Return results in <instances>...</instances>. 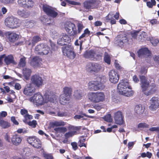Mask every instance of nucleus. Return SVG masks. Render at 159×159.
<instances>
[{"label":"nucleus","instance_id":"12","mask_svg":"<svg viewBox=\"0 0 159 159\" xmlns=\"http://www.w3.org/2000/svg\"><path fill=\"white\" fill-rule=\"evenodd\" d=\"M27 140L28 143L35 148L40 149L42 147L40 140L34 136L29 137Z\"/></svg>","mask_w":159,"mask_h":159},{"label":"nucleus","instance_id":"32","mask_svg":"<svg viewBox=\"0 0 159 159\" xmlns=\"http://www.w3.org/2000/svg\"><path fill=\"white\" fill-rule=\"evenodd\" d=\"M68 130L73 132L74 134H76L77 131L81 129V126H75L72 125H70L68 127Z\"/></svg>","mask_w":159,"mask_h":159},{"label":"nucleus","instance_id":"22","mask_svg":"<svg viewBox=\"0 0 159 159\" xmlns=\"http://www.w3.org/2000/svg\"><path fill=\"white\" fill-rule=\"evenodd\" d=\"M5 35L7 37L9 40L13 43L17 41L19 37L18 34L13 32L8 31L6 33Z\"/></svg>","mask_w":159,"mask_h":159},{"label":"nucleus","instance_id":"29","mask_svg":"<svg viewBox=\"0 0 159 159\" xmlns=\"http://www.w3.org/2000/svg\"><path fill=\"white\" fill-rule=\"evenodd\" d=\"M44 44L43 43H40L36 46L34 50V52L36 54L41 55L42 51L44 47Z\"/></svg>","mask_w":159,"mask_h":159},{"label":"nucleus","instance_id":"8","mask_svg":"<svg viewBox=\"0 0 159 159\" xmlns=\"http://www.w3.org/2000/svg\"><path fill=\"white\" fill-rule=\"evenodd\" d=\"M62 48V52L64 55L71 59H74L76 54L73 51V47L71 45H65Z\"/></svg>","mask_w":159,"mask_h":159},{"label":"nucleus","instance_id":"1","mask_svg":"<svg viewBox=\"0 0 159 159\" xmlns=\"http://www.w3.org/2000/svg\"><path fill=\"white\" fill-rule=\"evenodd\" d=\"M117 89L120 94L127 97H130L134 94V91L126 80H122L117 85Z\"/></svg>","mask_w":159,"mask_h":159},{"label":"nucleus","instance_id":"2","mask_svg":"<svg viewBox=\"0 0 159 159\" xmlns=\"http://www.w3.org/2000/svg\"><path fill=\"white\" fill-rule=\"evenodd\" d=\"M139 78L141 81V87L142 91L146 96H148L154 93L156 91V85L155 84H152L151 85L150 90L147 91L149 87V83L146 77L144 76H140Z\"/></svg>","mask_w":159,"mask_h":159},{"label":"nucleus","instance_id":"21","mask_svg":"<svg viewBox=\"0 0 159 159\" xmlns=\"http://www.w3.org/2000/svg\"><path fill=\"white\" fill-rule=\"evenodd\" d=\"M71 39L70 38L65 34L61 35V37L58 40L57 43L61 46L66 45L70 42Z\"/></svg>","mask_w":159,"mask_h":159},{"label":"nucleus","instance_id":"28","mask_svg":"<svg viewBox=\"0 0 159 159\" xmlns=\"http://www.w3.org/2000/svg\"><path fill=\"white\" fill-rule=\"evenodd\" d=\"M4 58V61L7 65L11 64H14L15 63L14 60V57L12 55L10 54L7 56L5 55Z\"/></svg>","mask_w":159,"mask_h":159},{"label":"nucleus","instance_id":"40","mask_svg":"<svg viewBox=\"0 0 159 159\" xmlns=\"http://www.w3.org/2000/svg\"><path fill=\"white\" fill-rule=\"evenodd\" d=\"M90 34V31L89 30L88 28L85 29L84 32V33L79 37V39H81L82 38H83L86 36H89Z\"/></svg>","mask_w":159,"mask_h":159},{"label":"nucleus","instance_id":"56","mask_svg":"<svg viewBox=\"0 0 159 159\" xmlns=\"http://www.w3.org/2000/svg\"><path fill=\"white\" fill-rule=\"evenodd\" d=\"M102 54L101 53H96V55L95 56V59L97 60H99L100 59H102Z\"/></svg>","mask_w":159,"mask_h":159},{"label":"nucleus","instance_id":"36","mask_svg":"<svg viewBox=\"0 0 159 159\" xmlns=\"http://www.w3.org/2000/svg\"><path fill=\"white\" fill-rule=\"evenodd\" d=\"M86 140V139L83 136L80 137L79 138V140L78 142V144L79 146L80 147H84L86 148L87 146L86 144L84 143Z\"/></svg>","mask_w":159,"mask_h":159},{"label":"nucleus","instance_id":"11","mask_svg":"<svg viewBox=\"0 0 159 159\" xmlns=\"http://www.w3.org/2000/svg\"><path fill=\"white\" fill-rule=\"evenodd\" d=\"M100 3L99 0H88L84 1L83 4L84 8L89 10L97 8Z\"/></svg>","mask_w":159,"mask_h":159},{"label":"nucleus","instance_id":"37","mask_svg":"<svg viewBox=\"0 0 159 159\" xmlns=\"http://www.w3.org/2000/svg\"><path fill=\"white\" fill-rule=\"evenodd\" d=\"M31 73V70L30 69L26 68L23 70V74L27 79L30 76Z\"/></svg>","mask_w":159,"mask_h":159},{"label":"nucleus","instance_id":"33","mask_svg":"<svg viewBox=\"0 0 159 159\" xmlns=\"http://www.w3.org/2000/svg\"><path fill=\"white\" fill-rule=\"evenodd\" d=\"M41 40V39L39 36H34L32 40V43H30L29 44V45H32L33 46H34L36 43Z\"/></svg>","mask_w":159,"mask_h":159},{"label":"nucleus","instance_id":"5","mask_svg":"<svg viewBox=\"0 0 159 159\" xmlns=\"http://www.w3.org/2000/svg\"><path fill=\"white\" fill-rule=\"evenodd\" d=\"M103 80L102 77H97V80L90 81L88 83V88L91 91H97L100 89Z\"/></svg>","mask_w":159,"mask_h":159},{"label":"nucleus","instance_id":"16","mask_svg":"<svg viewBox=\"0 0 159 159\" xmlns=\"http://www.w3.org/2000/svg\"><path fill=\"white\" fill-rule=\"evenodd\" d=\"M44 96L46 103L48 102H54V101L57 99L55 93L52 91H48L46 92Z\"/></svg>","mask_w":159,"mask_h":159},{"label":"nucleus","instance_id":"48","mask_svg":"<svg viewBox=\"0 0 159 159\" xmlns=\"http://www.w3.org/2000/svg\"><path fill=\"white\" fill-rule=\"evenodd\" d=\"M73 132H71V131H69L66 133L65 134V139H66V141L70 137H72L75 134H74Z\"/></svg>","mask_w":159,"mask_h":159},{"label":"nucleus","instance_id":"4","mask_svg":"<svg viewBox=\"0 0 159 159\" xmlns=\"http://www.w3.org/2000/svg\"><path fill=\"white\" fill-rule=\"evenodd\" d=\"M5 23L7 27L12 29L16 28L20 25V20L12 16L7 17L5 19Z\"/></svg>","mask_w":159,"mask_h":159},{"label":"nucleus","instance_id":"46","mask_svg":"<svg viewBox=\"0 0 159 159\" xmlns=\"http://www.w3.org/2000/svg\"><path fill=\"white\" fill-rule=\"evenodd\" d=\"M149 130L151 132L156 131L157 133V137L159 139V126L152 127L149 129Z\"/></svg>","mask_w":159,"mask_h":159},{"label":"nucleus","instance_id":"13","mask_svg":"<svg viewBox=\"0 0 159 159\" xmlns=\"http://www.w3.org/2000/svg\"><path fill=\"white\" fill-rule=\"evenodd\" d=\"M43 80L42 77L38 74H35L33 75L31 78L32 83L38 87L42 85Z\"/></svg>","mask_w":159,"mask_h":159},{"label":"nucleus","instance_id":"25","mask_svg":"<svg viewBox=\"0 0 159 159\" xmlns=\"http://www.w3.org/2000/svg\"><path fill=\"white\" fill-rule=\"evenodd\" d=\"M96 55L95 51L91 49L90 50L86 51L84 54V57L86 58H90L92 59H95V56Z\"/></svg>","mask_w":159,"mask_h":159},{"label":"nucleus","instance_id":"42","mask_svg":"<svg viewBox=\"0 0 159 159\" xmlns=\"http://www.w3.org/2000/svg\"><path fill=\"white\" fill-rule=\"evenodd\" d=\"M77 25V33L80 34L82 31L83 28L84 27V26L81 22H78Z\"/></svg>","mask_w":159,"mask_h":159},{"label":"nucleus","instance_id":"52","mask_svg":"<svg viewBox=\"0 0 159 159\" xmlns=\"http://www.w3.org/2000/svg\"><path fill=\"white\" fill-rule=\"evenodd\" d=\"M148 69L146 67L143 66L141 67L140 71L141 74H145L147 72Z\"/></svg>","mask_w":159,"mask_h":159},{"label":"nucleus","instance_id":"18","mask_svg":"<svg viewBox=\"0 0 159 159\" xmlns=\"http://www.w3.org/2000/svg\"><path fill=\"white\" fill-rule=\"evenodd\" d=\"M35 89L31 84H27L24 87L23 93L27 96H31L35 92Z\"/></svg>","mask_w":159,"mask_h":159},{"label":"nucleus","instance_id":"27","mask_svg":"<svg viewBox=\"0 0 159 159\" xmlns=\"http://www.w3.org/2000/svg\"><path fill=\"white\" fill-rule=\"evenodd\" d=\"M42 61V59L38 56H35L33 57L31 61V65L34 67L40 66V63Z\"/></svg>","mask_w":159,"mask_h":159},{"label":"nucleus","instance_id":"39","mask_svg":"<svg viewBox=\"0 0 159 159\" xmlns=\"http://www.w3.org/2000/svg\"><path fill=\"white\" fill-rule=\"evenodd\" d=\"M25 5L24 8H32L34 5V2L32 0H26Z\"/></svg>","mask_w":159,"mask_h":159},{"label":"nucleus","instance_id":"20","mask_svg":"<svg viewBox=\"0 0 159 159\" xmlns=\"http://www.w3.org/2000/svg\"><path fill=\"white\" fill-rule=\"evenodd\" d=\"M150 105L149 109L152 111L155 110L159 107V98L156 97H153L150 100Z\"/></svg>","mask_w":159,"mask_h":159},{"label":"nucleus","instance_id":"9","mask_svg":"<svg viewBox=\"0 0 159 159\" xmlns=\"http://www.w3.org/2000/svg\"><path fill=\"white\" fill-rule=\"evenodd\" d=\"M65 29L68 34L70 36L75 37L77 34L75 25L70 22H67L65 25Z\"/></svg>","mask_w":159,"mask_h":159},{"label":"nucleus","instance_id":"57","mask_svg":"<svg viewBox=\"0 0 159 159\" xmlns=\"http://www.w3.org/2000/svg\"><path fill=\"white\" fill-rule=\"evenodd\" d=\"M50 46L52 48V50L54 51L58 49V47L56 44L53 43V42H50Z\"/></svg>","mask_w":159,"mask_h":159},{"label":"nucleus","instance_id":"61","mask_svg":"<svg viewBox=\"0 0 159 159\" xmlns=\"http://www.w3.org/2000/svg\"><path fill=\"white\" fill-rule=\"evenodd\" d=\"M4 3L9 4L12 3L15 0H0Z\"/></svg>","mask_w":159,"mask_h":159},{"label":"nucleus","instance_id":"47","mask_svg":"<svg viewBox=\"0 0 159 159\" xmlns=\"http://www.w3.org/2000/svg\"><path fill=\"white\" fill-rule=\"evenodd\" d=\"M33 119V116H32L29 115L28 113L27 115H26L24 116V118L23 120V121L24 123L27 122L28 121V119L31 120Z\"/></svg>","mask_w":159,"mask_h":159},{"label":"nucleus","instance_id":"51","mask_svg":"<svg viewBox=\"0 0 159 159\" xmlns=\"http://www.w3.org/2000/svg\"><path fill=\"white\" fill-rule=\"evenodd\" d=\"M28 131L29 130H27L25 128H20L18 129L16 131L19 134H21L22 133L23 134H26L28 133Z\"/></svg>","mask_w":159,"mask_h":159},{"label":"nucleus","instance_id":"24","mask_svg":"<svg viewBox=\"0 0 159 159\" xmlns=\"http://www.w3.org/2000/svg\"><path fill=\"white\" fill-rule=\"evenodd\" d=\"M138 56L140 57H145L149 55L150 52L148 48H145L140 49L138 51Z\"/></svg>","mask_w":159,"mask_h":159},{"label":"nucleus","instance_id":"26","mask_svg":"<svg viewBox=\"0 0 159 159\" xmlns=\"http://www.w3.org/2000/svg\"><path fill=\"white\" fill-rule=\"evenodd\" d=\"M22 141V138L20 136L17 134L13 135L11 138L12 143L15 145H18Z\"/></svg>","mask_w":159,"mask_h":159},{"label":"nucleus","instance_id":"55","mask_svg":"<svg viewBox=\"0 0 159 159\" xmlns=\"http://www.w3.org/2000/svg\"><path fill=\"white\" fill-rule=\"evenodd\" d=\"M20 113L24 118V116L27 115L28 113V111L25 108L21 109L20 111Z\"/></svg>","mask_w":159,"mask_h":159},{"label":"nucleus","instance_id":"19","mask_svg":"<svg viewBox=\"0 0 159 159\" xmlns=\"http://www.w3.org/2000/svg\"><path fill=\"white\" fill-rule=\"evenodd\" d=\"M114 118L115 122L119 125H123L124 122V117L121 111H118L114 114Z\"/></svg>","mask_w":159,"mask_h":159},{"label":"nucleus","instance_id":"6","mask_svg":"<svg viewBox=\"0 0 159 159\" xmlns=\"http://www.w3.org/2000/svg\"><path fill=\"white\" fill-rule=\"evenodd\" d=\"M88 95L89 99L95 103L103 101L105 98L104 94L102 92H91Z\"/></svg>","mask_w":159,"mask_h":159},{"label":"nucleus","instance_id":"3","mask_svg":"<svg viewBox=\"0 0 159 159\" xmlns=\"http://www.w3.org/2000/svg\"><path fill=\"white\" fill-rule=\"evenodd\" d=\"M72 89L70 87H65L63 89V93L60 96L59 101L60 103L65 105L69 103L71 95Z\"/></svg>","mask_w":159,"mask_h":159},{"label":"nucleus","instance_id":"31","mask_svg":"<svg viewBox=\"0 0 159 159\" xmlns=\"http://www.w3.org/2000/svg\"><path fill=\"white\" fill-rule=\"evenodd\" d=\"M17 13L19 16L25 18L28 17L30 15L28 12H26L24 9L18 10L17 11Z\"/></svg>","mask_w":159,"mask_h":159},{"label":"nucleus","instance_id":"34","mask_svg":"<svg viewBox=\"0 0 159 159\" xmlns=\"http://www.w3.org/2000/svg\"><path fill=\"white\" fill-rule=\"evenodd\" d=\"M44 48L42 51V55H48L50 52H51L50 47L47 45L44 44Z\"/></svg>","mask_w":159,"mask_h":159},{"label":"nucleus","instance_id":"49","mask_svg":"<svg viewBox=\"0 0 159 159\" xmlns=\"http://www.w3.org/2000/svg\"><path fill=\"white\" fill-rule=\"evenodd\" d=\"M104 60L105 62L108 64H110L111 63V58L110 56L108 54L105 55Z\"/></svg>","mask_w":159,"mask_h":159},{"label":"nucleus","instance_id":"10","mask_svg":"<svg viewBox=\"0 0 159 159\" xmlns=\"http://www.w3.org/2000/svg\"><path fill=\"white\" fill-rule=\"evenodd\" d=\"M42 8L44 12L49 17L55 18L58 15L57 12L55 9L49 5H43Z\"/></svg>","mask_w":159,"mask_h":159},{"label":"nucleus","instance_id":"63","mask_svg":"<svg viewBox=\"0 0 159 159\" xmlns=\"http://www.w3.org/2000/svg\"><path fill=\"white\" fill-rule=\"evenodd\" d=\"M131 35L132 37V38L134 39H137V33L136 32H134L133 33H131Z\"/></svg>","mask_w":159,"mask_h":159},{"label":"nucleus","instance_id":"50","mask_svg":"<svg viewBox=\"0 0 159 159\" xmlns=\"http://www.w3.org/2000/svg\"><path fill=\"white\" fill-rule=\"evenodd\" d=\"M104 119L105 120L108 122H111L112 121V119L111 118V116L110 114L106 115L104 117Z\"/></svg>","mask_w":159,"mask_h":159},{"label":"nucleus","instance_id":"58","mask_svg":"<svg viewBox=\"0 0 159 159\" xmlns=\"http://www.w3.org/2000/svg\"><path fill=\"white\" fill-rule=\"evenodd\" d=\"M67 113L66 112H61L59 111L57 113V115L59 116L60 117H63V116H67Z\"/></svg>","mask_w":159,"mask_h":159},{"label":"nucleus","instance_id":"62","mask_svg":"<svg viewBox=\"0 0 159 159\" xmlns=\"http://www.w3.org/2000/svg\"><path fill=\"white\" fill-rule=\"evenodd\" d=\"M102 25V23L100 21H97L95 22L94 23V26L95 27H97L98 26H100Z\"/></svg>","mask_w":159,"mask_h":159},{"label":"nucleus","instance_id":"14","mask_svg":"<svg viewBox=\"0 0 159 159\" xmlns=\"http://www.w3.org/2000/svg\"><path fill=\"white\" fill-rule=\"evenodd\" d=\"M101 68V65L96 63L89 62L87 66V69L90 73L97 72L100 70Z\"/></svg>","mask_w":159,"mask_h":159},{"label":"nucleus","instance_id":"53","mask_svg":"<svg viewBox=\"0 0 159 159\" xmlns=\"http://www.w3.org/2000/svg\"><path fill=\"white\" fill-rule=\"evenodd\" d=\"M148 125L145 123H141L138 125V128H148Z\"/></svg>","mask_w":159,"mask_h":159},{"label":"nucleus","instance_id":"41","mask_svg":"<svg viewBox=\"0 0 159 159\" xmlns=\"http://www.w3.org/2000/svg\"><path fill=\"white\" fill-rule=\"evenodd\" d=\"M30 126L32 128H35L36 127L37 125V122L36 120H33L32 121H27V122L25 123Z\"/></svg>","mask_w":159,"mask_h":159},{"label":"nucleus","instance_id":"64","mask_svg":"<svg viewBox=\"0 0 159 159\" xmlns=\"http://www.w3.org/2000/svg\"><path fill=\"white\" fill-rule=\"evenodd\" d=\"M154 60L157 63L159 64V56H155L154 57Z\"/></svg>","mask_w":159,"mask_h":159},{"label":"nucleus","instance_id":"54","mask_svg":"<svg viewBox=\"0 0 159 159\" xmlns=\"http://www.w3.org/2000/svg\"><path fill=\"white\" fill-rule=\"evenodd\" d=\"M26 0H18L17 2L18 4L21 7H24L25 5Z\"/></svg>","mask_w":159,"mask_h":159},{"label":"nucleus","instance_id":"30","mask_svg":"<svg viewBox=\"0 0 159 159\" xmlns=\"http://www.w3.org/2000/svg\"><path fill=\"white\" fill-rule=\"evenodd\" d=\"M0 126L2 129H7L11 126L10 123L3 120L0 116Z\"/></svg>","mask_w":159,"mask_h":159},{"label":"nucleus","instance_id":"45","mask_svg":"<svg viewBox=\"0 0 159 159\" xmlns=\"http://www.w3.org/2000/svg\"><path fill=\"white\" fill-rule=\"evenodd\" d=\"M65 125V122L63 121H56L52 123V125L53 126H63Z\"/></svg>","mask_w":159,"mask_h":159},{"label":"nucleus","instance_id":"60","mask_svg":"<svg viewBox=\"0 0 159 159\" xmlns=\"http://www.w3.org/2000/svg\"><path fill=\"white\" fill-rule=\"evenodd\" d=\"M11 120L15 125H18L19 124L18 122L16 120L14 116H12L11 117Z\"/></svg>","mask_w":159,"mask_h":159},{"label":"nucleus","instance_id":"23","mask_svg":"<svg viewBox=\"0 0 159 159\" xmlns=\"http://www.w3.org/2000/svg\"><path fill=\"white\" fill-rule=\"evenodd\" d=\"M144 110L145 108H143L142 105H137L134 108V115L137 117L141 116H142Z\"/></svg>","mask_w":159,"mask_h":159},{"label":"nucleus","instance_id":"35","mask_svg":"<svg viewBox=\"0 0 159 159\" xmlns=\"http://www.w3.org/2000/svg\"><path fill=\"white\" fill-rule=\"evenodd\" d=\"M149 40L154 46H157L159 43V39L155 37H150Z\"/></svg>","mask_w":159,"mask_h":159},{"label":"nucleus","instance_id":"44","mask_svg":"<svg viewBox=\"0 0 159 159\" xmlns=\"http://www.w3.org/2000/svg\"><path fill=\"white\" fill-rule=\"evenodd\" d=\"M25 57H23L20 58L19 63V66L20 67H24L25 66Z\"/></svg>","mask_w":159,"mask_h":159},{"label":"nucleus","instance_id":"59","mask_svg":"<svg viewBox=\"0 0 159 159\" xmlns=\"http://www.w3.org/2000/svg\"><path fill=\"white\" fill-rule=\"evenodd\" d=\"M71 145L72 147L73 150L75 151L78 148L77 144L76 142H73L71 143Z\"/></svg>","mask_w":159,"mask_h":159},{"label":"nucleus","instance_id":"15","mask_svg":"<svg viewBox=\"0 0 159 159\" xmlns=\"http://www.w3.org/2000/svg\"><path fill=\"white\" fill-rule=\"evenodd\" d=\"M117 36L120 39H116L115 42V43L117 46L122 48L124 47V44L125 43L128 42L129 39L128 37L125 34L120 35Z\"/></svg>","mask_w":159,"mask_h":159},{"label":"nucleus","instance_id":"7","mask_svg":"<svg viewBox=\"0 0 159 159\" xmlns=\"http://www.w3.org/2000/svg\"><path fill=\"white\" fill-rule=\"evenodd\" d=\"M29 100L38 106L42 105L46 103L45 98H43V95L39 93H35L30 98Z\"/></svg>","mask_w":159,"mask_h":159},{"label":"nucleus","instance_id":"43","mask_svg":"<svg viewBox=\"0 0 159 159\" xmlns=\"http://www.w3.org/2000/svg\"><path fill=\"white\" fill-rule=\"evenodd\" d=\"M156 4V1L155 0H151V1L147 2L146 5L149 8H152L153 6H155Z\"/></svg>","mask_w":159,"mask_h":159},{"label":"nucleus","instance_id":"17","mask_svg":"<svg viewBox=\"0 0 159 159\" xmlns=\"http://www.w3.org/2000/svg\"><path fill=\"white\" fill-rule=\"evenodd\" d=\"M109 80L114 84L117 83L119 79V75L117 72L114 70H111L109 73Z\"/></svg>","mask_w":159,"mask_h":159},{"label":"nucleus","instance_id":"38","mask_svg":"<svg viewBox=\"0 0 159 159\" xmlns=\"http://www.w3.org/2000/svg\"><path fill=\"white\" fill-rule=\"evenodd\" d=\"M82 92L80 90H76L74 91V96L76 99H80L82 97Z\"/></svg>","mask_w":159,"mask_h":159}]
</instances>
